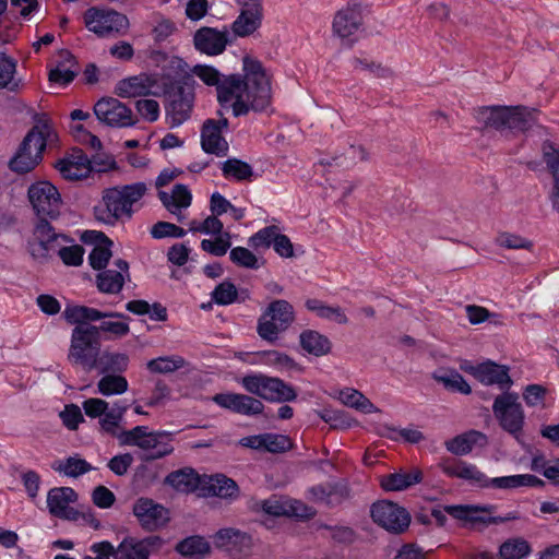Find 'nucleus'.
<instances>
[{"mask_svg":"<svg viewBox=\"0 0 559 559\" xmlns=\"http://www.w3.org/2000/svg\"><path fill=\"white\" fill-rule=\"evenodd\" d=\"M170 68L178 75H162V93L164 96V108L166 123L170 129H175L191 118L194 107V86L195 80L188 72V63L180 57H173Z\"/></svg>","mask_w":559,"mask_h":559,"instance_id":"f257e3e1","label":"nucleus"},{"mask_svg":"<svg viewBox=\"0 0 559 559\" xmlns=\"http://www.w3.org/2000/svg\"><path fill=\"white\" fill-rule=\"evenodd\" d=\"M439 467L448 477H456L469 481L473 486L496 489H514L522 486L543 488L546 483L532 474L511 475L501 477H487L477 466L462 460L447 459L439 463Z\"/></svg>","mask_w":559,"mask_h":559,"instance_id":"f03ea898","label":"nucleus"},{"mask_svg":"<svg viewBox=\"0 0 559 559\" xmlns=\"http://www.w3.org/2000/svg\"><path fill=\"white\" fill-rule=\"evenodd\" d=\"M536 109L525 106H481L474 109L473 116L480 124L479 130L495 129L497 131L509 130L513 134L525 133L536 123L534 117Z\"/></svg>","mask_w":559,"mask_h":559,"instance_id":"7ed1b4c3","label":"nucleus"},{"mask_svg":"<svg viewBox=\"0 0 559 559\" xmlns=\"http://www.w3.org/2000/svg\"><path fill=\"white\" fill-rule=\"evenodd\" d=\"M47 138L37 132V127H32L15 153L8 162L9 169L16 175H27L44 162L48 148Z\"/></svg>","mask_w":559,"mask_h":559,"instance_id":"20e7f679","label":"nucleus"},{"mask_svg":"<svg viewBox=\"0 0 559 559\" xmlns=\"http://www.w3.org/2000/svg\"><path fill=\"white\" fill-rule=\"evenodd\" d=\"M102 353V336L97 335L96 328L81 330L74 328L71 333V343L68 360L72 366H80L91 372L97 367V359Z\"/></svg>","mask_w":559,"mask_h":559,"instance_id":"39448f33","label":"nucleus"},{"mask_svg":"<svg viewBox=\"0 0 559 559\" xmlns=\"http://www.w3.org/2000/svg\"><path fill=\"white\" fill-rule=\"evenodd\" d=\"M27 199L34 211V219L57 221L61 215L62 199L58 188L49 180H37L27 189Z\"/></svg>","mask_w":559,"mask_h":559,"instance_id":"423d86ee","label":"nucleus"},{"mask_svg":"<svg viewBox=\"0 0 559 559\" xmlns=\"http://www.w3.org/2000/svg\"><path fill=\"white\" fill-rule=\"evenodd\" d=\"M492 412L501 429L520 441L525 424V414L519 402V394L506 391L497 395L492 404Z\"/></svg>","mask_w":559,"mask_h":559,"instance_id":"0eeeda50","label":"nucleus"},{"mask_svg":"<svg viewBox=\"0 0 559 559\" xmlns=\"http://www.w3.org/2000/svg\"><path fill=\"white\" fill-rule=\"evenodd\" d=\"M370 518L378 526L394 535L405 533L412 521L406 508L389 499L373 502L370 506Z\"/></svg>","mask_w":559,"mask_h":559,"instance_id":"6e6552de","label":"nucleus"},{"mask_svg":"<svg viewBox=\"0 0 559 559\" xmlns=\"http://www.w3.org/2000/svg\"><path fill=\"white\" fill-rule=\"evenodd\" d=\"M84 23L86 27L99 37H104L112 32L126 33L129 28L127 15L114 9H100L92 7L84 13Z\"/></svg>","mask_w":559,"mask_h":559,"instance_id":"1a4fd4ad","label":"nucleus"},{"mask_svg":"<svg viewBox=\"0 0 559 559\" xmlns=\"http://www.w3.org/2000/svg\"><path fill=\"white\" fill-rule=\"evenodd\" d=\"M93 111L99 122L110 128H128L135 126L138 122V119H133L130 107L110 96L98 99Z\"/></svg>","mask_w":559,"mask_h":559,"instance_id":"9d476101","label":"nucleus"},{"mask_svg":"<svg viewBox=\"0 0 559 559\" xmlns=\"http://www.w3.org/2000/svg\"><path fill=\"white\" fill-rule=\"evenodd\" d=\"M33 239L27 241V252L34 260L46 262L50 259V251H56V228L47 219H33Z\"/></svg>","mask_w":559,"mask_h":559,"instance_id":"9b49d317","label":"nucleus"},{"mask_svg":"<svg viewBox=\"0 0 559 559\" xmlns=\"http://www.w3.org/2000/svg\"><path fill=\"white\" fill-rule=\"evenodd\" d=\"M133 514L146 532H154L169 522L168 509L151 498H139L133 504Z\"/></svg>","mask_w":559,"mask_h":559,"instance_id":"f8f14e48","label":"nucleus"},{"mask_svg":"<svg viewBox=\"0 0 559 559\" xmlns=\"http://www.w3.org/2000/svg\"><path fill=\"white\" fill-rule=\"evenodd\" d=\"M62 317L69 324H75L74 328H81V330H87L88 328H96L92 322L99 321L103 319H123L131 320L128 314L116 311H100L96 308L87 306H67Z\"/></svg>","mask_w":559,"mask_h":559,"instance_id":"ddd939ff","label":"nucleus"},{"mask_svg":"<svg viewBox=\"0 0 559 559\" xmlns=\"http://www.w3.org/2000/svg\"><path fill=\"white\" fill-rule=\"evenodd\" d=\"M362 25V7L359 2H348L347 7L337 11L333 20V32L342 39H347L352 48L356 39L349 38Z\"/></svg>","mask_w":559,"mask_h":559,"instance_id":"4468645a","label":"nucleus"},{"mask_svg":"<svg viewBox=\"0 0 559 559\" xmlns=\"http://www.w3.org/2000/svg\"><path fill=\"white\" fill-rule=\"evenodd\" d=\"M193 44L198 51L207 56H217L225 51L231 38L227 29L218 31L210 26L200 27L193 36Z\"/></svg>","mask_w":559,"mask_h":559,"instance_id":"2eb2a0df","label":"nucleus"},{"mask_svg":"<svg viewBox=\"0 0 559 559\" xmlns=\"http://www.w3.org/2000/svg\"><path fill=\"white\" fill-rule=\"evenodd\" d=\"M102 199L105 207L94 206L95 219L114 226L119 219V206L127 205L123 192L119 186L106 188L103 191Z\"/></svg>","mask_w":559,"mask_h":559,"instance_id":"dca6fc26","label":"nucleus"},{"mask_svg":"<svg viewBox=\"0 0 559 559\" xmlns=\"http://www.w3.org/2000/svg\"><path fill=\"white\" fill-rule=\"evenodd\" d=\"M485 385H498L502 392L510 391L513 380L510 376V367L498 364L491 359L481 362V369L477 379Z\"/></svg>","mask_w":559,"mask_h":559,"instance_id":"f3484780","label":"nucleus"},{"mask_svg":"<svg viewBox=\"0 0 559 559\" xmlns=\"http://www.w3.org/2000/svg\"><path fill=\"white\" fill-rule=\"evenodd\" d=\"M242 78L248 82L250 90L265 95H272L271 82L266 75L262 62L258 59L245 56L242 59Z\"/></svg>","mask_w":559,"mask_h":559,"instance_id":"a211bd4d","label":"nucleus"},{"mask_svg":"<svg viewBox=\"0 0 559 559\" xmlns=\"http://www.w3.org/2000/svg\"><path fill=\"white\" fill-rule=\"evenodd\" d=\"M201 148L204 153L218 157L228 154L229 145L219 129L214 124V119L209 118L201 127Z\"/></svg>","mask_w":559,"mask_h":559,"instance_id":"6ab92c4d","label":"nucleus"},{"mask_svg":"<svg viewBox=\"0 0 559 559\" xmlns=\"http://www.w3.org/2000/svg\"><path fill=\"white\" fill-rule=\"evenodd\" d=\"M203 488H201V495L203 497H219V498H236L239 493V487L237 483L223 475L216 474L206 479L203 477Z\"/></svg>","mask_w":559,"mask_h":559,"instance_id":"aec40b11","label":"nucleus"},{"mask_svg":"<svg viewBox=\"0 0 559 559\" xmlns=\"http://www.w3.org/2000/svg\"><path fill=\"white\" fill-rule=\"evenodd\" d=\"M263 20L262 4L254 8H241L239 15L231 24L235 37H247L261 27Z\"/></svg>","mask_w":559,"mask_h":559,"instance_id":"412c9836","label":"nucleus"},{"mask_svg":"<svg viewBox=\"0 0 559 559\" xmlns=\"http://www.w3.org/2000/svg\"><path fill=\"white\" fill-rule=\"evenodd\" d=\"M245 94L246 100L241 93H237L236 97H234L235 102L231 108L235 117L246 116L250 110L262 112L271 105L272 95L261 94L252 90H248Z\"/></svg>","mask_w":559,"mask_h":559,"instance_id":"4be33fe9","label":"nucleus"},{"mask_svg":"<svg viewBox=\"0 0 559 559\" xmlns=\"http://www.w3.org/2000/svg\"><path fill=\"white\" fill-rule=\"evenodd\" d=\"M213 538L216 548L225 549L228 552H241L245 548L251 547V536L237 528H221Z\"/></svg>","mask_w":559,"mask_h":559,"instance_id":"5701e85b","label":"nucleus"},{"mask_svg":"<svg viewBox=\"0 0 559 559\" xmlns=\"http://www.w3.org/2000/svg\"><path fill=\"white\" fill-rule=\"evenodd\" d=\"M164 484L180 492L189 493L197 490L201 492L203 477L194 468L183 467L169 473L164 479Z\"/></svg>","mask_w":559,"mask_h":559,"instance_id":"b1692460","label":"nucleus"},{"mask_svg":"<svg viewBox=\"0 0 559 559\" xmlns=\"http://www.w3.org/2000/svg\"><path fill=\"white\" fill-rule=\"evenodd\" d=\"M154 431H148L147 426H135L130 430H122L118 440L120 445L138 447L144 451L155 450L164 441L157 440Z\"/></svg>","mask_w":559,"mask_h":559,"instance_id":"393cba45","label":"nucleus"},{"mask_svg":"<svg viewBox=\"0 0 559 559\" xmlns=\"http://www.w3.org/2000/svg\"><path fill=\"white\" fill-rule=\"evenodd\" d=\"M163 205L174 215H177L178 222L183 221V215L180 213L181 209L190 206L192 201V194L188 186L183 183H176L173 188V195H169L166 191L159 190L157 193Z\"/></svg>","mask_w":559,"mask_h":559,"instance_id":"a878e982","label":"nucleus"},{"mask_svg":"<svg viewBox=\"0 0 559 559\" xmlns=\"http://www.w3.org/2000/svg\"><path fill=\"white\" fill-rule=\"evenodd\" d=\"M424 474L415 468L411 473L395 472L381 476L380 487L386 491H403L423 481Z\"/></svg>","mask_w":559,"mask_h":559,"instance_id":"bb28decb","label":"nucleus"},{"mask_svg":"<svg viewBox=\"0 0 559 559\" xmlns=\"http://www.w3.org/2000/svg\"><path fill=\"white\" fill-rule=\"evenodd\" d=\"M175 551L185 559H205L212 552L211 544L202 535H190L175 545Z\"/></svg>","mask_w":559,"mask_h":559,"instance_id":"cd10ccee","label":"nucleus"},{"mask_svg":"<svg viewBox=\"0 0 559 559\" xmlns=\"http://www.w3.org/2000/svg\"><path fill=\"white\" fill-rule=\"evenodd\" d=\"M543 159L554 177V187L550 193L552 209L559 212V146L549 140L543 142Z\"/></svg>","mask_w":559,"mask_h":559,"instance_id":"c85d7f7f","label":"nucleus"},{"mask_svg":"<svg viewBox=\"0 0 559 559\" xmlns=\"http://www.w3.org/2000/svg\"><path fill=\"white\" fill-rule=\"evenodd\" d=\"M487 441L488 438L484 432L471 429L445 441V448L454 455H466L473 450L474 445H485Z\"/></svg>","mask_w":559,"mask_h":559,"instance_id":"c756f323","label":"nucleus"},{"mask_svg":"<svg viewBox=\"0 0 559 559\" xmlns=\"http://www.w3.org/2000/svg\"><path fill=\"white\" fill-rule=\"evenodd\" d=\"M224 80L221 79L219 84L217 85V102L222 107H228V103L236 97L237 93L245 94L250 90L248 86V82L242 78L241 74H230L224 76Z\"/></svg>","mask_w":559,"mask_h":559,"instance_id":"7c9ffc66","label":"nucleus"},{"mask_svg":"<svg viewBox=\"0 0 559 559\" xmlns=\"http://www.w3.org/2000/svg\"><path fill=\"white\" fill-rule=\"evenodd\" d=\"M432 379L441 383L443 388L452 393L468 395L472 393L471 385L464 377L454 368H439L431 374Z\"/></svg>","mask_w":559,"mask_h":559,"instance_id":"2f4dec72","label":"nucleus"},{"mask_svg":"<svg viewBox=\"0 0 559 559\" xmlns=\"http://www.w3.org/2000/svg\"><path fill=\"white\" fill-rule=\"evenodd\" d=\"M300 347L316 357L325 356L332 350L330 338L316 330H304L299 335Z\"/></svg>","mask_w":559,"mask_h":559,"instance_id":"473e14b6","label":"nucleus"},{"mask_svg":"<svg viewBox=\"0 0 559 559\" xmlns=\"http://www.w3.org/2000/svg\"><path fill=\"white\" fill-rule=\"evenodd\" d=\"M78 499V492L71 487L51 488L47 495L48 511L52 516L58 518L69 503H75Z\"/></svg>","mask_w":559,"mask_h":559,"instance_id":"72a5a7b5","label":"nucleus"},{"mask_svg":"<svg viewBox=\"0 0 559 559\" xmlns=\"http://www.w3.org/2000/svg\"><path fill=\"white\" fill-rule=\"evenodd\" d=\"M129 356L124 353H111L104 350L97 359V367L99 373L107 374H122L129 367Z\"/></svg>","mask_w":559,"mask_h":559,"instance_id":"f704fd0d","label":"nucleus"},{"mask_svg":"<svg viewBox=\"0 0 559 559\" xmlns=\"http://www.w3.org/2000/svg\"><path fill=\"white\" fill-rule=\"evenodd\" d=\"M223 176L226 179H235L237 181H252L254 171L252 166L239 158L230 157L221 163Z\"/></svg>","mask_w":559,"mask_h":559,"instance_id":"c9c22d12","label":"nucleus"},{"mask_svg":"<svg viewBox=\"0 0 559 559\" xmlns=\"http://www.w3.org/2000/svg\"><path fill=\"white\" fill-rule=\"evenodd\" d=\"M443 510L445 513L451 515L453 519L476 523L474 518L478 512L492 513L496 510V506L493 504H447L443 506Z\"/></svg>","mask_w":559,"mask_h":559,"instance_id":"e433bc0d","label":"nucleus"},{"mask_svg":"<svg viewBox=\"0 0 559 559\" xmlns=\"http://www.w3.org/2000/svg\"><path fill=\"white\" fill-rule=\"evenodd\" d=\"M114 93L121 98L136 96H160V92H147L142 85V79L139 75L129 76L118 81Z\"/></svg>","mask_w":559,"mask_h":559,"instance_id":"4c0bfd02","label":"nucleus"},{"mask_svg":"<svg viewBox=\"0 0 559 559\" xmlns=\"http://www.w3.org/2000/svg\"><path fill=\"white\" fill-rule=\"evenodd\" d=\"M267 316L271 317L274 322H280L278 325L281 330H286L295 319L293 306L284 299L272 301L263 314V317Z\"/></svg>","mask_w":559,"mask_h":559,"instance_id":"58836bf2","label":"nucleus"},{"mask_svg":"<svg viewBox=\"0 0 559 559\" xmlns=\"http://www.w3.org/2000/svg\"><path fill=\"white\" fill-rule=\"evenodd\" d=\"M267 393L269 396L265 397V401L272 403L294 402L298 396L297 390L293 384L277 377H272Z\"/></svg>","mask_w":559,"mask_h":559,"instance_id":"ea45409f","label":"nucleus"},{"mask_svg":"<svg viewBox=\"0 0 559 559\" xmlns=\"http://www.w3.org/2000/svg\"><path fill=\"white\" fill-rule=\"evenodd\" d=\"M532 551L530 543L522 538H509L499 547L498 559H525Z\"/></svg>","mask_w":559,"mask_h":559,"instance_id":"a19ab883","label":"nucleus"},{"mask_svg":"<svg viewBox=\"0 0 559 559\" xmlns=\"http://www.w3.org/2000/svg\"><path fill=\"white\" fill-rule=\"evenodd\" d=\"M212 401L219 407L228 409L235 414H247V394L234 392L216 393L215 395L212 396Z\"/></svg>","mask_w":559,"mask_h":559,"instance_id":"79ce46f5","label":"nucleus"},{"mask_svg":"<svg viewBox=\"0 0 559 559\" xmlns=\"http://www.w3.org/2000/svg\"><path fill=\"white\" fill-rule=\"evenodd\" d=\"M51 468L56 472H63L66 476L78 478L93 469V466L84 459L69 456L64 462L56 461L51 464Z\"/></svg>","mask_w":559,"mask_h":559,"instance_id":"37998d69","label":"nucleus"},{"mask_svg":"<svg viewBox=\"0 0 559 559\" xmlns=\"http://www.w3.org/2000/svg\"><path fill=\"white\" fill-rule=\"evenodd\" d=\"M319 417L326 424L330 425L331 429L334 430H345L354 425H357V421L348 414V412L344 409H333V408H323L317 412Z\"/></svg>","mask_w":559,"mask_h":559,"instance_id":"c03bdc74","label":"nucleus"},{"mask_svg":"<svg viewBox=\"0 0 559 559\" xmlns=\"http://www.w3.org/2000/svg\"><path fill=\"white\" fill-rule=\"evenodd\" d=\"M17 62L14 58L2 51L1 57V86L9 92H19L23 86L22 79H14Z\"/></svg>","mask_w":559,"mask_h":559,"instance_id":"a18cd8bd","label":"nucleus"},{"mask_svg":"<svg viewBox=\"0 0 559 559\" xmlns=\"http://www.w3.org/2000/svg\"><path fill=\"white\" fill-rule=\"evenodd\" d=\"M103 374L97 382V393L104 396H111L120 395L128 391L129 383L122 374Z\"/></svg>","mask_w":559,"mask_h":559,"instance_id":"49530a36","label":"nucleus"},{"mask_svg":"<svg viewBox=\"0 0 559 559\" xmlns=\"http://www.w3.org/2000/svg\"><path fill=\"white\" fill-rule=\"evenodd\" d=\"M96 285L100 293L118 294L124 285V276L121 272L105 270L96 275Z\"/></svg>","mask_w":559,"mask_h":559,"instance_id":"de8ad7c7","label":"nucleus"},{"mask_svg":"<svg viewBox=\"0 0 559 559\" xmlns=\"http://www.w3.org/2000/svg\"><path fill=\"white\" fill-rule=\"evenodd\" d=\"M271 381L272 377L264 373H250L241 378L240 384L248 393L265 400L269 396Z\"/></svg>","mask_w":559,"mask_h":559,"instance_id":"09e8293b","label":"nucleus"},{"mask_svg":"<svg viewBox=\"0 0 559 559\" xmlns=\"http://www.w3.org/2000/svg\"><path fill=\"white\" fill-rule=\"evenodd\" d=\"M229 259L235 265L250 270H258L260 266L265 264L264 259H262L260 263L259 259L252 251L240 246L230 249Z\"/></svg>","mask_w":559,"mask_h":559,"instance_id":"8fccbe9b","label":"nucleus"},{"mask_svg":"<svg viewBox=\"0 0 559 559\" xmlns=\"http://www.w3.org/2000/svg\"><path fill=\"white\" fill-rule=\"evenodd\" d=\"M212 300L218 306H228L238 301V289L229 280H225L211 293Z\"/></svg>","mask_w":559,"mask_h":559,"instance_id":"3c124183","label":"nucleus"},{"mask_svg":"<svg viewBox=\"0 0 559 559\" xmlns=\"http://www.w3.org/2000/svg\"><path fill=\"white\" fill-rule=\"evenodd\" d=\"M116 559H150V550L140 547L135 537L127 536L118 545Z\"/></svg>","mask_w":559,"mask_h":559,"instance_id":"603ef678","label":"nucleus"},{"mask_svg":"<svg viewBox=\"0 0 559 559\" xmlns=\"http://www.w3.org/2000/svg\"><path fill=\"white\" fill-rule=\"evenodd\" d=\"M183 364L185 359L180 356H165L148 360L146 368L152 373H170L180 369Z\"/></svg>","mask_w":559,"mask_h":559,"instance_id":"864d4df0","label":"nucleus"},{"mask_svg":"<svg viewBox=\"0 0 559 559\" xmlns=\"http://www.w3.org/2000/svg\"><path fill=\"white\" fill-rule=\"evenodd\" d=\"M114 241L108 240L107 243H103L96 248H93L88 254V263L95 271H105L112 257Z\"/></svg>","mask_w":559,"mask_h":559,"instance_id":"5fc2aeb1","label":"nucleus"},{"mask_svg":"<svg viewBox=\"0 0 559 559\" xmlns=\"http://www.w3.org/2000/svg\"><path fill=\"white\" fill-rule=\"evenodd\" d=\"M262 450L270 453H284L293 448L292 439L286 435L262 433Z\"/></svg>","mask_w":559,"mask_h":559,"instance_id":"6e6d98bb","label":"nucleus"},{"mask_svg":"<svg viewBox=\"0 0 559 559\" xmlns=\"http://www.w3.org/2000/svg\"><path fill=\"white\" fill-rule=\"evenodd\" d=\"M285 513L284 516L293 518L297 521H309L317 514L314 508L304 503L300 500H289L284 502Z\"/></svg>","mask_w":559,"mask_h":559,"instance_id":"4d7b16f0","label":"nucleus"},{"mask_svg":"<svg viewBox=\"0 0 559 559\" xmlns=\"http://www.w3.org/2000/svg\"><path fill=\"white\" fill-rule=\"evenodd\" d=\"M496 243L499 247L507 249H526L530 251L534 247L532 240L508 231L499 233L498 236L496 237Z\"/></svg>","mask_w":559,"mask_h":559,"instance_id":"13d9d810","label":"nucleus"},{"mask_svg":"<svg viewBox=\"0 0 559 559\" xmlns=\"http://www.w3.org/2000/svg\"><path fill=\"white\" fill-rule=\"evenodd\" d=\"M151 236L154 239H163L167 237L182 238L187 235V230L169 222L159 221L151 228Z\"/></svg>","mask_w":559,"mask_h":559,"instance_id":"bf43d9fd","label":"nucleus"},{"mask_svg":"<svg viewBox=\"0 0 559 559\" xmlns=\"http://www.w3.org/2000/svg\"><path fill=\"white\" fill-rule=\"evenodd\" d=\"M254 355L261 356L264 358V362L273 366L285 367L287 369H298L299 365L295 361V359L288 356L285 353H281L278 350H261L254 353Z\"/></svg>","mask_w":559,"mask_h":559,"instance_id":"052dcab7","label":"nucleus"},{"mask_svg":"<svg viewBox=\"0 0 559 559\" xmlns=\"http://www.w3.org/2000/svg\"><path fill=\"white\" fill-rule=\"evenodd\" d=\"M278 230H280V228L276 225L266 226V227L260 229L259 231H257L255 234H253L249 238L248 243L250 247H252L254 249H259V248L267 249L271 246H273L275 234Z\"/></svg>","mask_w":559,"mask_h":559,"instance_id":"680f3d73","label":"nucleus"},{"mask_svg":"<svg viewBox=\"0 0 559 559\" xmlns=\"http://www.w3.org/2000/svg\"><path fill=\"white\" fill-rule=\"evenodd\" d=\"M188 72L197 75L204 84L216 88L223 78V74L216 68L209 64H195Z\"/></svg>","mask_w":559,"mask_h":559,"instance_id":"e2e57ef3","label":"nucleus"},{"mask_svg":"<svg viewBox=\"0 0 559 559\" xmlns=\"http://www.w3.org/2000/svg\"><path fill=\"white\" fill-rule=\"evenodd\" d=\"M158 479L156 469L150 467L146 463L142 462L133 474L132 484L135 487L147 488Z\"/></svg>","mask_w":559,"mask_h":559,"instance_id":"0e129e2a","label":"nucleus"},{"mask_svg":"<svg viewBox=\"0 0 559 559\" xmlns=\"http://www.w3.org/2000/svg\"><path fill=\"white\" fill-rule=\"evenodd\" d=\"M84 248L80 245L61 247L57 254L67 266H80L83 263Z\"/></svg>","mask_w":559,"mask_h":559,"instance_id":"69168bd1","label":"nucleus"},{"mask_svg":"<svg viewBox=\"0 0 559 559\" xmlns=\"http://www.w3.org/2000/svg\"><path fill=\"white\" fill-rule=\"evenodd\" d=\"M122 321H103L100 324L96 325L97 329V335L102 336V333H109L115 338H120L122 336H126L130 332L129 321L130 320H123Z\"/></svg>","mask_w":559,"mask_h":559,"instance_id":"338daca9","label":"nucleus"},{"mask_svg":"<svg viewBox=\"0 0 559 559\" xmlns=\"http://www.w3.org/2000/svg\"><path fill=\"white\" fill-rule=\"evenodd\" d=\"M522 395L525 404L530 407L545 406L547 389L542 384H527Z\"/></svg>","mask_w":559,"mask_h":559,"instance_id":"774afa93","label":"nucleus"}]
</instances>
